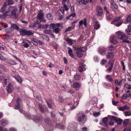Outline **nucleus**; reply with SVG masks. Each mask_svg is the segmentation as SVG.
Masks as SVG:
<instances>
[{"mask_svg": "<svg viewBox=\"0 0 131 131\" xmlns=\"http://www.w3.org/2000/svg\"><path fill=\"white\" fill-rule=\"evenodd\" d=\"M42 12H43V11H42ZM44 14H43L42 13H41V12H40L38 14L37 17V18L38 20L39 21L40 20H41L44 17Z\"/></svg>", "mask_w": 131, "mask_h": 131, "instance_id": "18", "label": "nucleus"}, {"mask_svg": "<svg viewBox=\"0 0 131 131\" xmlns=\"http://www.w3.org/2000/svg\"><path fill=\"white\" fill-rule=\"evenodd\" d=\"M106 58L108 59H112L114 57V54L113 52H108L106 54Z\"/></svg>", "mask_w": 131, "mask_h": 131, "instance_id": "11", "label": "nucleus"}, {"mask_svg": "<svg viewBox=\"0 0 131 131\" xmlns=\"http://www.w3.org/2000/svg\"><path fill=\"white\" fill-rule=\"evenodd\" d=\"M51 27L50 24H42V29L47 28H50Z\"/></svg>", "mask_w": 131, "mask_h": 131, "instance_id": "41", "label": "nucleus"}, {"mask_svg": "<svg viewBox=\"0 0 131 131\" xmlns=\"http://www.w3.org/2000/svg\"><path fill=\"white\" fill-rule=\"evenodd\" d=\"M129 122V120L128 119H125L123 122L124 126H126L128 124Z\"/></svg>", "mask_w": 131, "mask_h": 131, "instance_id": "37", "label": "nucleus"}, {"mask_svg": "<svg viewBox=\"0 0 131 131\" xmlns=\"http://www.w3.org/2000/svg\"><path fill=\"white\" fill-rule=\"evenodd\" d=\"M113 67L112 66H110L107 69V71H108L109 72H110L111 71Z\"/></svg>", "mask_w": 131, "mask_h": 131, "instance_id": "59", "label": "nucleus"}, {"mask_svg": "<svg viewBox=\"0 0 131 131\" xmlns=\"http://www.w3.org/2000/svg\"><path fill=\"white\" fill-rule=\"evenodd\" d=\"M109 118L115 121L118 126L120 125L123 122L121 118H117V117L113 116H110Z\"/></svg>", "mask_w": 131, "mask_h": 131, "instance_id": "5", "label": "nucleus"}, {"mask_svg": "<svg viewBox=\"0 0 131 131\" xmlns=\"http://www.w3.org/2000/svg\"><path fill=\"white\" fill-rule=\"evenodd\" d=\"M21 99L20 97H17L16 100V102L18 104H19L21 102Z\"/></svg>", "mask_w": 131, "mask_h": 131, "instance_id": "61", "label": "nucleus"}, {"mask_svg": "<svg viewBox=\"0 0 131 131\" xmlns=\"http://www.w3.org/2000/svg\"><path fill=\"white\" fill-rule=\"evenodd\" d=\"M42 37L43 40H45L47 41H48L49 40V37L46 35H42Z\"/></svg>", "mask_w": 131, "mask_h": 131, "instance_id": "36", "label": "nucleus"}, {"mask_svg": "<svg viewBox=\"0 0 131 131\" xmlns=\"http://www.w3.org/2000/svg\"><path fill=\"white\" fill-rule=\"evenodd\" d=\"M56 127H58L59 128L61 129H64L65 128V127L63 125H61L60 123L56 124Z\"/></svg>", "mask_w": 131, "mask_h": 131, "instance_id": "29", "label": "nucleus"}, {"mask_svg": "<svg viewBox=\"0 0 131 131\" xmlns=\"http://www.w3.org/2000/svg\"><path fill=\"white\" fill-rule=\"evenodd\" d=\"M99 52L100 54L104 55L106 52V49L104 47H100L99 48Z\"/></svg>", "mask_w": 131, "mask_h": 131, "instance_id": "9", "label": "nucleus"}, {"mask_svg": "<svg viewBox=\"0 0 131 131\" xmlns=\"http://www.w3.org/2000/svg\"><path fill=\"white\" fill-rule=\"evenodd\" d=\"M44 32L46 34H50L51 33H49V30H44Z\"/></svg>", "mask_w": 131, "mask_h": 131, "instance_id": "62", "label": "nucleus"}, {"mask_svg": "<svg viewBox=\"0 0 131 131\" xmlns=\"http://www.w3.org/2000/svg\"><path fill=\"white\" fill-rule=\"evenodd\" d=\"M117 39L116 36L112 35L111 36L110 38V42L114 44H116L118 42L116 39Z\"/></svg>", "mask_w": 131, "mask_h": 131, "instance_id": "7", "label": "nucleus"}, {"mask_svg": "<svg viewBox=\"0 0 131 131\" xmlns=\"http://www.w3.org/2000/svg\"><path fill=\"white\" fill-rule=\"evenodd\" d=\"M89 0H76V2L79 5H85L88 4Z\"/></svg>", "mask_w": 131, "mask_h": 131, "instance_id": "10", "label": "nucleus"}, {"mask_svg": "<svg viewBox=\"0 0 131 131\" xmlns=\"http://www.w3.org/2000/svg\"><path fill=\"white\" fill-rule=\"evenodd\" d=\"M51 27H54V28L57 27H60V23H58L56 24L54 23H51L50 24Z\"/></svg>", "mask_w": 131, "mask_h": 131, "instance_id": "32", "label": "nucleus"}, {"mask_svg": "<svg viewBox=\"0 0 131 131\" xmlns=\"http://www.w3.org/2000/svg\"><path fill=\"white\" fill-rule=\"evenodd\" d=\"M72 40L69 38H67L66 40V41L69 45H71L73 44V42L72 41Z\"/></svg>", "mask_w": 131, "mask_h": 131, "instance_id": "44", "label": "nucleus"}, {"mask_svg": "<svg viewBox=\"0 0 131 131\" xmlns=\"http://www.w3.org/2000/svg\"><path fill=\"white\" fill-rule=\"evenodd\" d=\"M45 23L46 22V20L44 19V18L43 17L42 19L40 20L39 21L38 20L36 21V23L38 24H39L41 22Z\"/></svg>", "mask_w": 131, "mask_h": 131, "instance_id": "40", "label": "nucleus"}, {"mask_svg": "<svg viewBox=\"0 0 131 131\" xmlns=\"http://www.w3.org/2000/svg\"><path fill=\"white\" fill-rule=\"evenodd\" d=\"M59 102L61 103H62L64 101V100L62 96H59Z\"/></svg>", "mask_w": 131, "mask_h": 131, "instance_id": "55", "label": "nucleus"}, {"mask_svg": "<svg viewBox=\"0 0 131 131\" xmlns=\"http://www.w3.org/2000/svg\"><path fill=\"white\" fill-rule=\"evenodd\" d=\"M79 24L80 26L84 24V26L86 27L87 26V24L86 21V19L84 18L83 20H81L79 22Z\"/></svg>", "mask_w": 131, "mask_h": 131, "instance_id": "16", "label": "nucleus"}, {"mask_svg": "<svg viewBox=\"0 0 131 131\" xmlns=\"http://www.w3.org/2000/svg\"><path fill=\"white\" fill-rule=\"evenodd\" d=\"M45 121L46 123L48 124H49L51 122L50 119L49 118H47L45 119Z\"/></svg>", "mask_w": 131, "mask_h": 131, "instance_id": "49", "label": "nucleus"}, {"mask_svg": "<svg viewBox=\"0 0 131 131\" xmlns=\"http://www.w3.org/2000/svg\"><path fill=\"white\" fill-rule=\"evenodd\" d=\"M13 77L16 79V80L19 83H21L22 82V80L21 78L18 75H16Z\"/></svg>", "mask_w": 131, "mask_h": 131, "instance_id": "24", "label": "nucleus"}, {"mask_svg": "<svg viewBox=\"0 0 131 131\" xmlns=\"http://www.w3.org/2000/svg\"><path fill=\"white\" fill-rule=\"evenodd\" d=\"M125 116H130L131 115V112L130 111H126L125 112Z\"/></svg>", "mask_w": 131, "mask_h": 131, "instance_id": "48", "label": "nucleus"}, {"mask_svg": "<svg viewBox=\"0 0 131 131\" xmlns=\"http://www.w3.org/2000/svg\"><path fill=\"white\" fill-rule=\"evenodd\" d=\"M126 32L129 35H131V25H129L127 26V28L125 30Z\"/></svg>", "mask_w": 131, "mask_h": 131, "instance_id": "20", "label": "nucleus"}, {"mask_svg": "<svg viewBox=\"0 0 131 131\" xmlns=\"http://www.w3.org/2000/svg\"><path fill=\"white\" fill-rule=\"evenodd\" d=\"M96 12L97 15L99 16H101L103 14V10L101 7L100 6L96 8Z\"/></svg>", "mask_w": 131, "mask_h": 131, "instance_id": "8", "label": "nucleus"}, {"mask_svg": "<svg viewBox=\"0 0 131 131\" xmlns=\"http://www.w3.org/2000/svg\"><path fill=\"white\" fill-rule=\"evenodd\" d=\"M10 62L11 65H16L17 64L16 63V62L15 61L12 60H10Z\"/></svg>", "mask_w": 131, "mask_h": 131, "instance_id": "56", "label": "nucleus"}, {"mask_svg": "<svg viewBox=\"0 0 131 131\" xmlns=\"http://www.w3.org/2000/svg\"><path fill=\"white\" fill-rule=\"evenodd\" d=\"M108 119L107 117H105L102 120L103 124L105 127H108V125L107 123Z\"/></svg>", "mask_w": 131, "mask_h": 131, "instance_id": "15", "label": "nucleus"}, {"mask_svg": "<svg viewBox=\"0 0 131 131\" xmlns=\"http://www.w3.org/2000/svg\"><path fill=\"white\" fill-rule=\"evenodd\" d=\"M74 79L76 80H79L81 79V76L80 75L76 73L74 75Z\"/></svg>", "mask_w": 131, "mask_h": 131, "instance_id": "30", "label": "nucleus"}, {"mask_svg": "<svg viewBox=\"0 0 131 131\" xmlns=\"http://www.w3.org/2000/svg\"><path fill=\"white\" fill-rule=\"evenodd\" d=\"M116 35L118 36V37L119 39L123 40V42L127 43L129 44L131 43L130 41L126 40L128 39V37L126 36V34L118 31L116 32Z\"/></svg>", "mask_w": 131, "mask_h": 131, "instance_id": "2", "label": "nucleus"}, {"mask_svg": "<svg viewBox=\"0 0 131 131\" xmlns=\"http://www.w3.org/2000/svg\"><path fill=\"white\" fill-rule=\"evenodd\" d=\"M85 114H83L78 117V120L79 122H82L85 117Z\"/></svg>", "mask_w": 131, "mask_h": 131, "instance_id": "23", "label": "nucleus"}, {"mask_svg": "<svg viewBox=\"0 0 131 131\" xmlns=\"http://www.w3.org/2000/svg\"><path fill=\"white\" fill-rule=\"evenodd\" d=\"M108 49L111 50H113L115 49V47L112 45H109L107 47Z\"/></svg>", "mask_w": 131, "mask_h": 131, "instance_id": "39", "label": "nucleus"}, {"mask_svg": "<svg viewBox=\"0 0 131 131\" xmlns=\"http://www.w3.org/2000/svg\"><path fill=\"white\" fill-rule=\"evenodd\" d=\"M80 65L78 68V70L79 72H81L83 71L84 68L85 66V65L83 63H80Z\"/></svg>", "mask_w": 131, "mask_h": 131, "instance_id": "17", "label": "nucleus"}, {"mask_svg": "<svg viewBox=\"0 0 131 131\" xmlns=\"http://www.w3.org/2000/svg\"><path fill=\"white\" fill-rule=\"evenodd\" d=\"M11 27L17 30H18L19 29V26L15 24H13L11 25Z\"/></svg>", "mask_w": 131, "mask_h": 131, "instance_id": "27", "label": "nucleus"}, {"mask_svg": "<svg viewBox=\"0 0 131 131\" xmlns=\"http://www.w3.org/2000/svg\"><path fill=\"white\" fill-rule=\"evenodd\" d=\"M107 81L108 82H112L113 81V80L112 79L111 77L109 75H107L106 77Z\"/></svg>", "mask_w": 131, "mask_h": 131, "instance_id": "26", "label": "nucleus"}, {"mask_svg": "<svg viewBox=\"0 0 131 131\" xmlns=\"http://www.w3.org/2000/svg\"><path fill=\"white\" fill-rule=\"evenodd\" d=\"M106 19L107 20H110L113 18V16L111 14H107L106 15Z\"/></svg>", "mask_w": 131, "mask_h": 131, "instance_id": "35", "label": "nucleus"}, {"mask_svg": "<svg viewBox=\"0 0 131 131\" xmlns=\"http://www.w3.org/2000/svg\"><path fill=\"white\" fill-rule=\"evenodd\" d=\"M7 7L6 3L5 2L1 9V11L2 14H0V18L1 19H5L6 17L10 15V10L6 11L5 12Z\"/></svg>", "mask_w": 131, "mask_h": 131, "instance_id": "1", "label": "nucleus"}, {"mask_svg": "<svg viewBox=\"0 0 131 131\" xmlns=\"http://www.w3.org/2000/svg\"><path fill=\"white\" fill-rule=\"evenodd\" d=\"M0 59L2 60H5V58L2 55L0 54Z\"/></svg>", "mask_w": 131, "mask_h": 131, "instance_id": "64", "label": "nucleus"}, {"mask_svg": "<svg viewBox=\"0 0 131 131\" xmlns=\"http://www.w3.org/2000/svg\"><path fill=\"white\" fill-rule=\"evenodd\" d=\"M3 82L5 85H7V80L9 79V76L7 74L4 75L3 76Z\"/></svg>", "mask_w": 131, "mask_h": 131, "instance_id": "14", "label": "nucleus"}, {"mask_svg": "<svg viewBox=\"0 0 131 131\" xmlns=\"http://www.w3.org/2000/svg\"><path fill=\"white\" fill-rule=\"evenodd\" d=\"M124 86L127 89L129 90L131 89V85L126 84L124 85Z\"/></svg>", "mask_w": 131, "mask_h": 131, "instance_id": "47", "label": "nucleus"}, {"mask_svg": "<svg viewBox=\"0 0 131 131\" xmlns=\"http://www.w3.org/2000/svg\"><path fill=\"white\" fill-rule=\"evenodd\" d=\"M8 5H12L14 3L13 0H7Z\"/></svg>", "mask_w": 131, "mask_h": 131, "instance_id": "50", "label": "nucleus"}, {"mask_svg": "<svg viewBox=\"0 0 131 131\" xmlns=\"http://www.w3.org/2000/svg\"><path fill=\"white\" fill-rule=\"evenodd\" d=\"M47 17L49 20L51 22L52 21L53 17L50 13H48L47 15Z\"/></svg>", "mask_w": 131, "mask_h": 131, "instance_id": "33", "label": "nucleus"}, {"mask_svg": "<svg viewBox=\"0 0 131 131\" xmlns=\"http://www.w3.org/2000/svg\"><path fill=\"white\" fill-rule=\"evenodd\" d=\"M104 84L105 85V86L106 87H111L112 86L111 84L108 83H104Z\"/></svg>", "mask_w": 131, "mask_h": 131, "instance_id": "60", "label": "nucleus"}, {"mask_svg": "<svg viewBox=\"0 0 131 131\" xmlns=\"http://www.w3.org/2000/svg\"><path fill=\"white\" fill-rule=\"evenodd\" d=\"M123 21L122 20H120V21L115 23V25L117 27H118L120 26L122 23Z\"/></svg>", "mask_w": 131, "mask_h": 131, "instance_id": "45", "label": "nucleus"}, {"mask_svg": "<svg viewBox=\"0 0 131 131\" xmlns=\"http://www.w3.org/2000/svg\"><path fill=\"white\" fill-rule=\"evenodd\" d=\"M18 10L17 8H15L11 12L12 15L14 16L15 18H16L17 16L16 13Z\"/></svg>", "mask_w": 131, "mask_h": 131, "instance_id": "21", "label": "nucleus"}, {"mask_svg": "<svg viewBox=\"0 0 131 131\" xmlns=\"http://www.w3.org/2000/svg\"><path fill=\"white\" fill-rule=\"evenodd\" d=\"M72 86L74 88L76 89L77 90H78L80 88L81 85L80 84L77 82H74Z\"/></svg>", "mask_w": 131, "mask_h": 131, "instance_id": "13", "label": "nucleus"}, {"mask_svg": "<svg viewBox=\"0 0 131 131\" xmlns=\"http://www.w3.org/2000/svg\"><path fill=\"white\" fill-rule=\"evenodd\" d=\"M42 117L41 116H35L33 118L34 121L36 122H38L40 121L42 119Z\"/></svg>", "mask_w": 131, "mask_h": 131, "instance_id": "12", "label": "nucleus"}, {"mask_svg": "<svg viewBox=\"0 0 131 131\" xmlns=\"http://www.w3.org/2000/svg\"><path fill=\"white\" fill-rule=\"evenodd\" d=\"M24 114L27 118L29 119H31V117L30 115L28 114L27 112H25L24 113Z\"/></svg>", "mask_w": 131, "mask_h": 131, "instance_id": "34", "label": "nucleus"}, {"mask_svg": "<svg viewBox=\"0 0 131 131\" xmlns=\"http://www.w3.org/2000/svg\"><path fill=\"white\" fill-rule=\"evenodd\" d=\"M32 43L35 45H38L36 41V39H33V40L32 41Z\"/></svg>", "mask_w": 131, "mask_h": 131, "instance_id": "52", "label": "nucleus"}, {"mask_svg": "<svg viewBox=\"0 0 131 131\" xmlns=\"http://www.w3.org/2000/svg\"><path fill=\"white\" fill-rule=\"evenodd\" d=\"M131 21V14L127 15V18L125 19V23H128Z\"/></svg>", "mask_w": 131, "mask_h": 131, "instance_id": "31", "label": "nucleus"}, {"mask_svg": "<svg viewBox=\"0 0 131 131\" xmlns=\"http://www.w3.org/2000/svg\"><path fill=\"white\" fill-rule=\"evenodd\" d=\"M114 61L113 60H110L109 62L110 64H111L110 66H112L113 67V65L114 64Z\"/></svg>", "mask_w": 131, "mask_h": 131, "instance_id": "57", "label": "nucleus"}, {"mask_svg": "<svg viewBox=\"0 0 131 131\" xmlns=\"http://www.w3.org/2000/svg\"><path fill=\"white\" fill-rule=\"evenodd\" d=\"M124 131H131V127H126L123 130Z\"/></svg>", "mask_w": 131, "mask_h": 131, "instance_id": "53", "label": "nucleus"}, {"mask_svg": "<svg viewBox=\"0 0 131 131\" xmlns=\"http://www.w3.org/2000/svg\"><path fill=\"white\" fill-rule=\"evenodd\" d=\"M67 49L68 50V53L69 56L71 58H73L74 57V56L73 53V51L69 47H68L67 48Z\"/></svg>", "mask_w": 131, "mask_h": 131, "instance_id": "19", "label": "nucleus"}, {"mask_svg": "<svg viewBox=\"0 0 131 131\" xmlns=\"http://www.w3.org/2000/svg\"><path fill=\"white\" fill-rule=\"evenodd\" d=\"M54 27H52V28H50L49 30V33H51V34H50V35L54 37L55 36L53 34V33L54 32Z\"/></svg>", "mask_w": 131, "mask_h": 131, "instance_id": "28", "label": "nucleus"}, {"mask_svg": "<svg viewBox=\"0 0 131 131\" xmlns=\"http://www.w3.org/2000/svg\"><path fill=\"white\" fill-rule=\"evenodd\" d=\"M100 27L99 23L98 21L95 22L94 25V28L95 29H97L99 28Z\"/></svg>", "mask_w": 131, "mask_h": 131, "instance_id": "22", "label": "nucleus"}, {"mask_svg": "<svg viewBox=\"0 0 131 131\" xmlns=\"http://www.w3.org/2000/svg\"><path fill=\"white\" fill-rule=\"evenodd\" d=\"M60 30V29L58 27H55L54 28V32L56 34H58Z\"/></svg>", "mask_w": 131, "mask_h": 131, "instance_id": "38", "label": "nucleus"}, {"mask_svg": "<svg viewBox=\"0 0 131 131\" xmlns=\"http://www.w3.org/2000/svg\"><path fill=\"white\" fill-rule=\"evenodd\" d=\"M100 113L99 112H95L93 113V115L95 117L97 116L100 115Z\"/></svg>", "mask_w": 131, "mask_h": 131, "instance_id": "54", "label": "nucleus"}, {"mask_svg": "<svg viewBox=\"0 0 131 131\" xmlns=\"http://www.w3.org/2000/svg\"><path fill=\"white\" fill-rule=\"evenodd\" d=\"M5 31L7 33H10L12 31V30L11 28L8 27L5 29Z\"/></svg>", "mask_w": 131, "mask_h": 131, "instance_id": "43", "label": "nucleus"}, {"mask_svg": "<svg viewBox=\"0 0 131 131\" xmlns=\"http://www.w3.org/2000/svg\"><path fill=\"white\" fill-rule=\"evenodd\" d=\"M14 87L13 85L11 84L10 83H9L8 86H7L6 90L7 93H12L14 90Z\"/></svg>", "mask_w": 131, "mask_h": 131, "instance_id": "6", "label": "nucleus"}, {"mask_svg": "<svg viewBox=\"0 0 131 131\" xmlns=\"http://www.w3.org/2000/svg\"><path fill=\"white\" fill-rule=\"evenodd\" d=\"M38 106L41 112H43L44 111L43 106L41 104H39Z\"/></svg>", "mask_w": 131, "mask_h": 131, "instance_id": "42", "label": "nucleus"}, {"mask_svg": "<svg viewBox=\"0 0 131 131\" xmlns=\"http://www.w3.org/2000/svg\"><path fill=\"white\" fill-rule=\"evenodd\" d=\"M107 62L106 60L103 59L101 62V64L102 65H105L106 63Z\"/></svg>", "mask_w": 131, "mask_h": 131, "instance_id": "51", "label": "nucleus"}, {"mask_svg": "<svg viewBox=\"0 0 131 131\" xmlns=\"http://www.w3.org/2000/svg\"><path fill=\"white\" fill-rule=\"evenodd\" d=\"M1 122L2 123L1 125L4 126L7 125L8 123V122L7 121L3 119L1 120Z\"/></svg>", "mask_w": 131, "mask_h": 131, "instance_id": "25", "label": "nucleus"}, {"mask_svg": "<svg viewBox=\"0 0 131 131\" xmlns=\"http://www.w3.org/2000/svg\"><path fill=\"white\" fill-rule=\"evenodd\" d=\"M121 17H118L115 18V19L113 20V21L114 23H115L119 21L121 19Z\"/></svg>", "mask_w": 131, "mask_h": 131, "instance_id": "46", "label": "nucleus"}, {"mask_svg": "<svg viewBox=\"0 0 131 131\" xmlns=\"http://www.w3.org/2000/svg\"><path fill=\"white\" fill-rule=\"evenodd\" d=\"M74 49L77 51L76 54L77 56L80 58H81L83 55V54L82 53V52H85L86 51V48L83 47L80 48L75 47L74 48Z\"/></svg>", "mask_w": 131, "mask_h": 131, "instance_id": "3", "label": "nucleus"}, {"mask_svg": "<svg viewBox=\"0 0 131 131\" xmlns=\"http://www.w3.org/2000/svg\"><path fill=\"white\" fill-rule=\"evenodd\" d=\"M127 95H126V94H123V95L121 97V98L122 99H127Z\"/></svg>", "mask_w": 131, "mask_h": 131, "instance_id": "63", "label": "nucleus"}, {"mask_svg": "<svg viewBox=\"0 0 131 131\" xmlns=\"http://www.w3.org/2000/svg\"><path fill=\"white\" fill-rule=\"evenodd\" d=\"M19 31L20 35L22 36H29L32 35L33 34V33L30 31H27L24 29L20 30Z\"/></svg>", "mask_w": 131, "mask_h": 131, "instance_id": "4", "label": "nucleus"}, {"mask_svg": "<svg viewBox=\"0 0 131 131\" xmlns=\"http://www.w3.org/2000/svg\"><path fill=\"white\" fill-rule=\"evenodd\" d=\"M51 118L53 119H55L56 117V115L55 114L53 113L52 112H51Z\"/></svg>", "mask_w": 131, "mask_h": 131, "instance_id": "58", "label": "nucleus"}]
</instances>
